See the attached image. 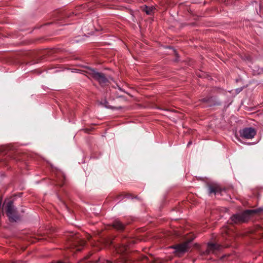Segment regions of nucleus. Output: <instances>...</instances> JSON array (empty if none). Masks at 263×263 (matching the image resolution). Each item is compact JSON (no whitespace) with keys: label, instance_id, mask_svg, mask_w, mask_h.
Segmentation results:
<instances>
[{"label":"nucleus","instance_id":"obj_1","mask_svg":"<svg viewBox=\"0 0 263 263\" xmlns=\"http://www.w3.org/2000/svg\"><path fill=\"white\" fill-rule=\"evenodd\" d=\"M263 209L261 208L255 210H246L242 213H238L234 215L233 216H232L231 219L232 221L234 223L244 222L247 220L252 214L259 213Z\"/></svg>","mask_w":263,"mask_h":263},{"label":"nucleus","instance_id":"obj_2","mask_svg":"<svg viewBox=\"0 0 263 263\" xmlns=\"http://www.w3.org/2000/svg\"><path fill=\"white\" fill-rule=\"evenodd\" d=\"M88 73L98 81L101 85L106 84L107 82V79L103 73L99 72L95 69H89Z\"/></svg>","mask_w":263,"mask_h":263},{"label":"nucleus","instance_id":"obj_3","mask_svg":"<svg viewBox=\"0 0 263 263\" xmlns=\"http://www.w3.org/2000/svg\"><path fill=\"white\" fill-rule=\"evenodd\" d=\"M5 203L7 205V214L8 216L11 220L15 221H17L18 219V217L15 214V211L12 205V201H6Z\"/></svg>","mask_w":263,"mask_h":263},{"label":"nucleus","instance_id":"obj_4","mask_svg":"<svg viewBox=\"0 0 263 263\" xmlns=\"http://www.w3.org/2000/svg\"><path fill=\"white\" fill-rule=\"evenodd\" d=\"M256 134V131L253 128H246L240 131V135L242 138L245 139H252Z\"/></svg>","mask_w":263,"mask_h":263},{"label":"nucleus","instance_id":"obj_5","mask_svg":"<svg viewBox=\"0 0 263 263\" xmlns=\"http://www.w3.org/2000/svg\"><path fill=\"white\" fill-rule=\"evenodd\" d=\"M189 242H185L182 244L176 246L174 248L179 253H182L187 251L189 248Z\"/></svg>","mask_w":263,"mask_h":263},{"label":"nucleus","instance_id":"obj_6","mask_svg":"<svg viewBox=\"0 0 263 263\" xmlns=\"http://www.w3.org/2000/svg\"><path fill=\"white\" fill-rule=\"evenodd\" d=\"M220 246L214 243H210L208 245L207 250H206L205 254H208L209 253H214L216 251H217L219 249Z\"/></svg>","mask_w":263,"mask_h":263},{"label":"nucleus","instance_id":"obj_7","mask_svg":"<svg viewBox=\"0 0 263 263\" xmlns=\"http://www.w3.org/2000/svg\"><path fill=\"white\" fill-rule=\"evenodd\" d=\"M155 8L153 6L148 7L145 6L143 8V10L148 15H151L154 13Z\"/></svg>","mask_w":263,"mask_h":263},{"label":"nucleus","instance_id":"obj_8","mask_svg":"<svg viewBox=\"0 0 263 263\" xmlns=\"http://www.w3.org/2000/svg\"><path fill=\"white\" fill-rule=\"evenodd\" d=\"M112 226L114 228L118 230H122L124 227V225L119 220L115 221Z\"/></svg>","mask_w":263,"mask_h":263},{"label":"nucleus","instance_id":"obj_9","mask_svg":"<svg viewBox=\"0 0 263 263\" xmlns=\"http://www.w3.org/2000/svg\"><path fill=\"white\" fill-rule=\"evenodd\" d=\"M209 190L210 193L216 194L219 191V188L217 186H210Z\"/></svg>","mask_w":263,"mask_h":263},{"label":"nucleus","instance_id":"obj_10","mask_svg":"<svg viewBox=\"0 0 263 263\" xmlns=\"http://www.w3.org/2000/svg\"><path fill=\"white\" fill-rule=\"evenodd\" d=\"M85 245V241L83 240H82L81 242V246L80 247H76V250L78 251H81L82 249V246H83Z\"/></svg>","mask_w":263,"mask_h":263},{"label":"nucleus","instance_id":"obj_11","mask_svg":"<svg viewBox=\"0 0 263 263\" xmlns=\"http://www.w3.org/2000/svg\"><path fill=\"white\" fill-rule=\"evenodd\" d=\"M262 71V69H260V71H259V72H258V73H259L260 72H261Z\"/></svg>","mask_w":263,"mask_h":263}]
</instances>
